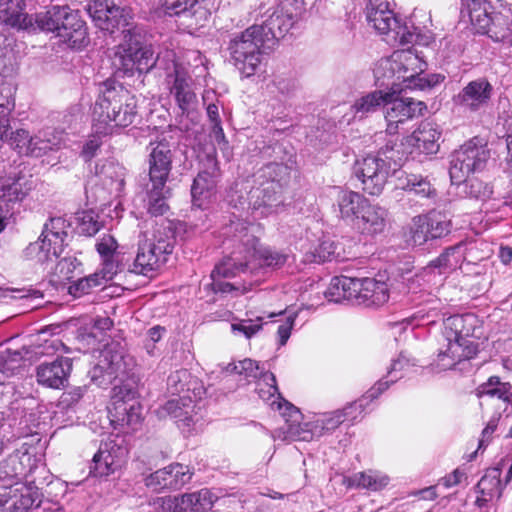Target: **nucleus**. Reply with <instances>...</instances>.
Listing matches in <instances>:
<instances>
[{"mask_svg":"<svg viewBox=\"0 0 512 512\" xmlns=\"http://www.w3.org/2000/svg\"><path fill=\"white\" fill-rule=\"evenodd\" d=\"M384 69L398 71V80H402L406 88H412L417 76L426 69V63L411 49L397 50L389 58L383 60Z\"/></svg>","mask_w":512,"mask_h":512,"instance_id":"nucleus-18","label":"nucleus"},{"mask_svg":"<svg viewBox=\"0 0 512 512\" xmlns=\"http://www.w3.org/2000/svg\"><path fill=\"white\" fill-rule=\"evenodd\" d=\"M397 26L392 29L390 34L395 41H398L401 45L413 44L418 39L417 29L407 24H401L397 21Z\"/></svg>","mask_w":512,"mask_h":512,"instance_id":"nucleus-60","label":"nucleus"},{"mask_svg":"<svg viewBox=\"0 0 512 512\" xmlns=\"http://www.w3.org/2000/svg\"><path fill=\"white\" fill-rule=\"evenodd\" d=\"M68 229L69 224L65 219L61 217L51 218L44 225L38 241L27 246L25 255L41 264L56 261L65 246Z\"/></svg>","mask_w":512,"mask_h":512,"instance_id":"nucleus-9","label":"nucleus"},{"mask_svg":"<svg viewBox=\"0 0 512 512\" xmlns=\"http://www.w3.org/2000/svg\"><path fill=\"white\" fill-rule=\"evenodd\" d=\"M481 324L472 313L452 315L443 320L442 341L438 349V362L443 369L454 367L457 363L472 359L479 352Z\"/></svg>","mask_w":512,"mask_h":512,"instance_id":"nucleus-1","label":"nucleus"},{"mask_svg":"<svg viewBox=\"0 0 512 512\" xmlns=\"http://www.w3.org/2000/svg\"><path fill=\"white\" fill-rule=\"evenodd\" d=\"M23 180V177H1L0 199L8 204L21 202L28 192Z\"/></svg>","mask_w":512,"mask_h":512,"instance_id":"nucleus-39","label":"nucleus"},{"mask_svg":"<svg viewBox=\"0 0 512 512\" xmlns=\"http://www.w3.org/2000/svg\"><path fill=\"white\" fill-rule=\"evenodd\" d=\"M399 187L421 197H429L432 193L430 183L423 177L414 174L407 175L404 181L400 180Z\"/></svg>","mask_w":512,"mask_h":512,"instance_id":"nucleus-56","label":"nucleus"},{"mask_svg":"<svg viewBox=\"0 0 512 512\" xmlns=\"http://www.w3.org/2000/svg\"><path fill=\"white\" fill-rule=\"evenodd\" d=\"M258 243L256 244V246ZM288 260V255L271 248H263L258 249L256 247L255 256L249 257V264L253 261H257L260 266L270 267V268H280L282 267Z\"/></svg>","mask_w":512,"mask_h":512,"instance_id":"nucleus-48","label":"nucleus"},{"mask_svg":"<svg viewBox=\"0 0 512 512\" xmlns=\"http://www.w3.org/2000/svg\"><path fill=\"white\" fill-rule=\"evenodd\" d=\"M429 223L426 221L425 215L417 216L413 219L411 227V241L414 245L421 246L431 239L428 229Z\"/></svg>","mask_w":512,"mask_h":512,"instance_id":"nucleus-59","label":"nucleus"},{"mask_svg":"<svg viewBox=\"0 0 512 512\" xmlns=\"http://www.w3.org/2000/svg\"><path fill=\"white\" fill-rule=\"evenodd\" d=\"M389 480V477L380 471L368 470L354 474L350 479V483L358 488L378 491L386 487Z\"/></svg>","mask_w":512,"mask_h":512,"instance_id":"nucleus-41","label":"nucleus"},{"mask_svg":"<svg viewBox=\"0 0 512 512\" xmlns=\"http://www.w3.org/2000/svg\"><path fill=\"white\" fill-rule=\"evenodd\" d=\"M118 243L112 235H103L96 243V249L102 258V269L106 277H114L119 270Z\"/></svg>","mask_w":512,"mask_h":512,"instance_id":"nucleus-35","label":"nucleus"},{"mask_svg":"<svg viewBox=\"0 0 512 512\" xmlns=\"http://www.w3.org/2000/svg\"><path fill=\"white\" fill-rule=\"evenodd\" d=\"M193 471L181 463H172L162 469L150 473L144 478L147 488L156 493L181 489L189 483Z\"/></svg>","mask_w":512,"mask_h":512,"instance_id":"nucleus-16","label":"nucleus"},{"mask_svg":"<svg viewBox=\"0 0 512 512\" xmlns=\"http://www.w3.org/2000/svg\"><path fill=\"white\" fill-rule=\"evenodd\" d=\"M401 92H386L384 115L387 122V133L393 135L398 132L399 126L409 119L421 116L426 104L410 97H399Z\"/></svg>","mask_w":512,"mask_h":512,"instance_id":"nucleus-14","label":"nucleus"},{"mask_svg":"<svg viewBox=\"0 0 512 512\" xmlns=\"http://www.w3.org/2000/svg\"><path fill=\"white\" fill-rule=\"evenodd\" d=\"M355 281L356 278L348 276H337L332 278L327 291L326 298L329 301L340 303L347 300L354 304L355 299Z\"/></svg>","mask_w":512,"mask_h":512,"instance_id":"nucleus-37","label":"nucleus"},{"mask_svg":"<svg viewBox=\"0 0 512 512\" xmlns=\"http://www.w3.org/2000/svg\"><path fill=\"white\" fill-rule=\"evenodd\" d=\"M135 366L132 356L118 344L107 345L101 352L97 364L89 372L91 381L106 388L114 380H123Z\"/></svg>","mask_w":512,"mask_h":512,"instance_id":"nucleus-8","label":"nucleus"},{"mask_svg":"<svg viewBox=\"0 0 512 512\" xmlns=\"http://www.w3.org/2000/svg\"><path fill=\"white\" fill-rule=\"evenodd\" d=\"M388 212L385 208L368 203L367 207L356 221L354 228L361 234L374 236L385 231Z\"/></svg>","mask_w":512,"mask_h":512,"instance_id":"nucleus-32","label":"nucleus"},{"mask_svg":"<svg viewBox=\"0 0 512 512\" xmlns=\"http://www.w3.org/2000/svg\"><path fill=\"white\" fill-rule=\"evenodd\" d=\"M441 135L442 132L438 124L423 121L418 128L406 138V142L413 146L418 153L432 155L439 151Z\"/></svg>","mask_w":512,"mask_h":512,"instance_id":"nucleus-24","label":"nucleus"},{"mask_svg":"<svg viewBox=\"0 0 512 512\" xmlns=\"http://www.w3.org/2000/svg\"><path fill=\"white\" fill-rule=\"evenodd\" d=\"M39 477H32L26 482L5 485L0 490V512H28L41 503L38 488Z\"/></svg>","mask_w":512,"mask_h":512,"instance_id":"nucleus-11","label":"nucleus"},{"mask_svg":"<svg viewBox=\"0 0 512 512\" xmlns=\"http://www.w3.org/2000/svg\"><path fill=\"white\" fill-rule=\"evenodd\" d=\"M63 13V6L53 5L46 11L36 14L35 22L42 31L52 32L57 35L60 20L65 17Z\"/></svg>","mask_w":512,"mask_h":512,"instance_id":"nucleus-43","label":"nucleus"},{"mask_svg":"<svg viewBox=\"0 0 512 512\" xmlns=\"http://www.w3.org/2000/svg\"><path fill=\"white\" fill-rule=\"evenodd\" d=\"M225 370L229 374L243 376L248 381L251 379H260L265 373L260 369L257 362L249 358L238 361L237 363H230L226 366Z\"/></svg>","mask_w":512,"mask_h":512,"instance_id":"nucleus-51","label":"nucleus"},{"mask_svg":"<svg viewBox=\"0 0 512 512\" xmlns=\"http://www.w3.org/2000/svg\"><path fill=\"white\" fill-rule=\"evenodd\" d=\"M64 16L60 20L57 37L70 48L80 49L84 47L87 40V28L82 20L79 11L63 6Z\"/></svg>","mask_w":512,"mask_h":512,"instance_id":"nucleus-21","label":"nucleus"},{"mask_svg":"<svg viewBox=\"0 0 512 512\" xmlns=\"http://www.w3.org/2000/svg\"><path fill=\"white\" fill-rule=\"evenodd\" d=\"M429 223L428 229L431 239H437L446 236L451 230V221L441 212L432 211L425 215Z\"/></svg>","mask_w":512,"mask_h":512,"instance_id":"nucleus-53","label":"nucleus"},{"mask_svg":"<svg viewBox=\"0 0 512 512\" xmlns=\"http://www.w3.org/2000/svg\"><path fill=\"white\" fill-rule=\"evenodd\" d=\"M386 101V92L373 91L368 93L355 101L352 106V110L360 117L367 115L368 113L375 112L379 107L383 106Z\"/></svg>","mask_w":512,"mask_h":512,"instance_id":"nucleus-44","label":"nucleus"},{"mask_svg":"<svg viewBox=\"0 0 512 512\" xmlns=\"http://www.w3.org/2000/svg\"><path fill=\"white\" fill-rule=\"evenodd\" d=\"M490 158L486 145L472 139L456 150L451 158L449 174L453 184L467 181L468 177L482 171Z\"/></svg>","mask_w":512,"mask_h":512,"instance_id":"nucleus-10","label":"nucleus"},{"mask_svg":"<svg viewBox=\"0 0 512 512\" xmlns=\"http://www.w3.org/2000/svg\"><path fill=\"white\" fill-rule=\"evenodd\" d=\"M408 365V359H406L403 355H400L398 359L393 361L391 367L388 370V376L391 377V380H379L372 388L369 389L367 392V397L370 399H375L381 395L386 389H388L390 383H394L402 377L401 374L398 375V372L404 370V368Z\"/></svg>","mask_w":512,"mask_h":512,"instance_id":"nucleus-45","label":"nucleus"},{"mask_svg":"<svg viewBox=\"0 0 512 512\" xmlns=\"http://www.w3.org/2000/svg\"><path fill=\"white\" fill-rule=\"evenodd\" d=\"M78 230L86 236L95 235L101 228L98 216L93 211H83L77 216Z\"/></svg>","mask_w":512,"mask_h":512,"instance_id":"nucleus-58","label":"nucleus"},{"mask_svg":"<svg viewBox=\"0 0 512 512\" xmlns=\"http://www.w3.org/2000/svg\"><path fill=\"white\" fill-rule=\"evenodd\" d=\"M32 136L29 135V132L24 129H18L14 132H11L9 138L8 136L5 138L11 147L17 149L20 153L30 154V140Z\"/></svg>","mask_w":512,"mask_h":512,"instance_id":"nucleus-63","label":"nucleus"},{"mask_svg":"<svg viewBox=\"0 0 512 512\" xmlns=\"http://www.w3.org/2000/svg\"><path fill=\"white\" fill-rule=\"evenodd\" d=\"M189 493L180 497H165L160 499L158 512H194Z\"/></svg>","mask_w":512,"mask_h":512,"instance_id":"nucleus-54","label":"nucleus"},{"mask_svg":"<svg viewBox=\"0 0 512 512\" xmlns=\"http://www.w3.org/2000/svg\"><path fill=\"white\" fill-rule=\"evenodd\" d=\"M493 87L486 78L470 81L454 96V102L466 111L477 112L488 106Z\"/></svg>","mask_w":512,"mask_h":512,"instance_id":"nucleus-20","label":"nucleus"},{"mask_svg":"<svg viewBox=\"0 0 512 512\" xmlns=\"http://www.w3.org/2000/svg\"><path fill=\"white\" fill-rule=\"evenodd\" d=\"M87 11L95 24L104 31L129 26L130 9L120 7L112 0H92Z\"/></svg>","mask_w":512,"mask_h":512,"instance_id":"nucleus-17","label":"nucleus"},{"mask_svg":"<svg viewBox=\"0 0 512 512\" xmlns=\"http://www.w3.org/2000/svg\"><path fill=\"white\" fill-rule=\"evenodd\" d=\"M92 126L96 134H112L115 128L131 125L137 117V101L128 90L106 89L93 108Z\"/></svg>","mask_w":512,"mask_h":512,"instance_id":"nucleus-2","label":"nucleus"},{"mask_svg":"<svg viewBox=\"0 0 512 512\" xmlns=\"http://www.w3.org/2000/svg\"><path fill=\"white\" fill-rule=\"evenodd\" d=\"M22 359L18 351L11 352L7 350L0 354V372L4 374H13L14 370L19 367V362Z\"/></svg>","mask_w":512,"mask_h":512,"instance_id":"nucleus-64","label":"nucleus"},{"mask_svg":"<svg viewBox=\"0 0 512 512\" xmlns=\"http://www.w3.org/2000/svg\"><path fill=\"white\" fill-rule=\"evenodd\" d=\"M294 23V21L285 16V13L279 11V7L277 5L273 8L272 13L265 20L264 24L258 26L262 28L261 34L268 42V46L273 48L275 43L285 36Z\"/></svg>","mask_w":512,"mask_h":512,"instance_id":"nucleus-33","label":"nucleus"},{"mask_svg":"<svg viewBox=\"0 0 512 512\" xmlns=\"http://www.w3.org/2000/svg\"><path fill=\"white\" fill-rule=\"evenodd\" d=\"M192 500L194 512H206L210 510L220 496L210 489L203 488L199 491L189 493Z\"/></svg>","mask_w":512,"mask_h":512,"instance_id":"nucleus-57","label":"nucleus"},{"mask_svg":"<svg viewBox=\"0 0 512 512\" xmlns=\"http://www.w3.org/2000/svg\"><path fill=\"white\" fill-rule=\"evenodd\" d=\"M116 393L113 397L112 407L109 409L111 422L119 426H128L133 429L141 422L140 407L137 402H129L125 397Z\"/></svg>","mask_w":512,"mask_h":512,"instance_id":"nucleus-30","label":"nucleus"},{"mask_svg":"<svg viewBox=\"0 0 512 512\" xmlns=\"http://www.w3.org/2000/svg\"><path fill=\"white\" fill-rule=\"evenodd\" d=\"M166 185L158 187L156 183H151V188L148 192V212L153 216H162L168 210L166 204Z\"/></svg>","mask_w":512,"mask_h":512,"instance_id":"nucleus-50","label":"nucleus"},{"mask_svg":"<svg viewBox=\"0 0 512 512\" xmlns=\"http://www.w3.org/2000/svg\"><path fill=\"white\" fill-rule=\"evenodd\" d=\"M259 397L268 400L278 392L276 377L271 372H265L257 384Z\"/></svg>","mask_w":512,"mask_h":512,"instance_id":"nucleus-62","label":"nucleus"},{"mask_svg":"<svg viewBox=\"0 0 512 512\" xmlns=\"http://www.w3.org/2000/svg\"><path fill=\"white\" fill-rule=\"evenodd\" d=\"M390 163L382 157L367 156L355 164V175L361 180L363 190L378 196L382 193L391 172Z\"/></svg>","mask_w":512,"mask_h":512,"instance_id":"nucleus-15","label":"nucleus"},{"mask_svg":"<svg viewBox=\"0 0 512 512\" xmlns=\"http://www.w3.org/2000/svg\"><path fill=\"white\" fill-rule=\"evenodd\" d=\"M113 277H106V271L101 269L93 274L83 277L69 287L70 294L75 297L88 294L91 289L103 285Z\"/></svg>","mask_w":512,"mask_h":512,"instance_id":"nucleus-46","label":"nucleus"},{"mask_svg":"<svg viewBox=\"0 0 512 512\" xmlns=\"http://www.w3.org/2000/svg\"><path fill=\"white\" fill-rule=\"evenodd\" d=\"M212 171H200L191 187L192 203L198 208H204L206 203L214 196L218 182L216 163L210 161Z\"/></svg>","mask_w":512,"mask_h":512,"instance_id":"nucleus-29","label":"nucleus"},{"mask_svg":"<svg viewBox=\"0 0 512 512\" xmlns=\"http://www.w3.org/2000/svg\"><path fill=\"white\" fill-rule=\"evenodd\" d=\"M261 33L262 28L253 25L230 41L228 49L231 59L245 77L254 75L261 63L262 54L271 49Z\"/></svg>","mask_w":512,"mask_h":512,"instance_id":"nucleus-5","label":"nucleus"},{"mask_svg":"<svg viewBox=\"0 0 512 512\" xmlns=\"http://www.w3.org/2000/svg\"><path fill=\"white\" fill-rule=\"evenodd\" d=\"M235 230L236 248L230 256L217 265L211 273V278H230L236 276L240 271H245L249 264V257L255 256L257 237L251 232L252 227L237 221L232 223Z\"/></svg>","mask_w":512,"mask_h":512,"instance_id":"nucleus-7","label":"nucleus"},{"mask_svg":"<svg viewBox=\"0 0 512 512\" xmlns=\"http://www.w3.org/2000/svg\"><path fill=\"white\" fill-rule=\"evenodd\" d=\"M383 60L381 59L376 68L374 69V76L378 86L387 87L390 89L389 92H402L403 91V82L402 80H398V71H391L388 69L382 68Z\"/></svg>","mask_w":512,"mask_h":512,"instance_id":"nucleus-52","label":"nucleus"},{"mask_svg":"<svg viewBox=\"0 0 512 512\" xmlns=\"http://www.w3.org/2000/svg\"><path fill=\"white\" fill-rule=\"evenodd\" d=\"M476 243L464 244L460 242L447 248L437 259L431 261V268H438L440 273L460 267L463 261L472 262L481 258L474 257Z\"/></svg>","mask_w":512,"mask_h":512,"instance_id":"nucleus-26","label":"nucleus"},{"mask_svg":"<svg viewBox=\"0 0 512 512\" xmlns=\"http://www.w3.org/2000/svg\"><path fill=\"white\" fill-rule=\"evenodd\" d=\"M500 477V467H491L486 470L475 487L476 492L479 494L475 500L477 507H485L493 499L501 497L503 485Z\"/></svg>","mask_w":512,"mask_h":512,"instance_id":"nucleus-31","label":"nucleus"},{"mask_svg":"<svg viewBox=\"0 0 512 512\" xmlns=\"http://www.w3.org/2000/svg\"><path fill=\"white\" fill-rule=\"evenodd\" d=\"M71 370L72 360L68 357L41 363L36 368L37 382L48 388L60 389L68 381Z\"/></svg>","mask_w":512,"mask_h":512,"instance_id":"nucleus-22","label":"nucleus"},{"mask_svg":"<svg viewBox=\"0 0 512 512\" xmlns=\"http://www.w3.org/2000/svg\"><path fill=\"white\" fill-rule=\"evenodd\" d=\"M211 16L209 0H191L179 17L190 29H197L205 25Z\"/></svg>","mask_w":512,"mask_h":512,"instance_id":"nucleus-38","label":"nucleus"},{"mask_svg":"<svg viewBox=\"0 0 512 512\" xmlns=\"http://www.w3.org/2000/svg\"><path fill=\"white\" fill-rule=\"evenodd\" d=\"M124 43L117 46L112 63L118 70L125 74L133 75L135 72L140 74L149 72L154 66L160 68L159 59L165 54V50L160 51L156 57L149 46H143L139 40L131 34L130 29L123 30Z\"/></svg>","mask_w":512,"mask_h":512,"instance_id":"nucleus-6","label":"nucleus"},{"mask_svg":"<svg viewBox=\"0 0 512 512\" xmlns=\"http://www.w3.org/2000/svg\"><path fill=\"white\" fill-rule=\"evenodd\" d=\"M43 473L45 467L35 456L16 451L0 462V490H3L5 485L26 482Z\"/></svg>","mask_w":512,"mask_h":512,"instance_id":"nucleus-12","label":"nucleus"},{"mask_svg":"<svg viewBox=\"0 0 512 512\" xmlns=\"http://www.w3.org/2000/svg\"><path fill=\"white\" fill-rule=\"evenodd\" d=\"M466 6L470 21L475 26L477 31L482 34H490L493 32L492 26L494 25V19H500V17H492L488 14L486 9V3L484 0H462Z\"/></svg>","mask_w":512,"mask_h":512,"instance_id":"nucleus-36","label":"nucleus"},{"mask_svg":"<svg viewBox=\"0 0 512 512\" xmlns=\"http://www.w3.org/2000/svg\"><path fill=\"white\" fill-rule=\"evenodd\" d=\"M173 153L170 142L165 138L150 142L149 178L158 187L166 185L172 169Z\"/></svg>","mask_w":512,"mask_h":512,"instance_id":"nucleus-19","label":"nucleus"},{"mask_svg":"<svg viewBox=\"0 0 512 512\" xmlns=\"http://www.w3.org/2000/svg\"><path fill=\"white\" fill-rule=\"evenodd\" d=\"M368 203L369 200L358 192L341 191L337 197L335 211L338 212V217L341 220L354 227Z\"/></svg>","mask_w":512,"mask_h":512,"instance_id":"nucleus-28","label":"nucleus"},{"mask_svg":"<svg viewBox=\"0 0 512 512\" xmlns=\"http://www.w3.org/2000/svg\"><path fill=\"white\" fill-rule=\"evenodd\" d=\"M123 442V438L119 436L102 441L93 456L90 474L95 477H107L121 469L128 455V449Z\"/></svg>","mask_w":512,"mask_h":512,"instance_id":"nucleus-13","label":"nucleus"},{"mask_svg":"<svg viewBox=\"0 0 512 512\" xmlns=\"http://www.w3.org/2000/svg\"><path fill=\"white\" fill-rule=\"evenodd\" d=\"M362 411L361 403H349L343 409L323 413L315 420L314 429L319 430V434L331 432L346 421L351 423L356 421Z\"/></svg>","mask_w":512,"mask_h":512,"instance_id":"nucleus-27","label":"nucleus"},{"mask_svg":"<svg viewBox=\"0 0 512 512\" xmlns=\"http://www.w3.org/2000/svg\"><path fill=\"white\" fill-rule=\"evenodd\" d=\"M478 397H496L507 403H512V385L509 382H501L497 376H491L487 382L482 383L476 390Z\"/></svg>","mask_w":512,"mask_h":512,"instance_id":"nucleus-40","label":"nucleus"},{"mask_svg":"<svg viewBox=\"0 0 512 512\" xmlns=\"http://www.w3.org/2000/svg\"><path fill=\"white\" fill-rule=\"evenodd\" d=\"M354 304L366 307L381 306L389 299V287L374 278H356Z\"/></svg>","mask_w":512,"mask_h":512,"instance_id":"nucleus-23","label":"nucleus"},{"mask_svg":"<svg viewBox=\"0 0 512 512\" xmlns=\"http://www.w3.org/2000/svg\"><path fill=\"white\" fill-rule=\"evenodd\" d=\"M174 242V233L169 227L159 226L151 231L142 232L130 271L144 276L158 271L172 254Z\"/></svg>","mask_w":512,"mask_h":512,"instance_id":"nucleus-3","label":"nucleus"},{"mask_svg":"<svg viewBox=\"0 0 512 512\" xmlns=\"http://www.w3.org/2000/svg\"><path fill=\"white\" fill-rule=\"evenodd\" d=\"M23 0H0V21L12 27L26 29L32 25V18L24 13Z\"/></svg>","mask_w":512,"mask_h":512,"instance_id":"nucleus-34","label":"nucleus"},{"mask_svg":"<svg viewBox=\"0 0 512 512\" xmlns=\"http://www.w3.org/2000/svg\"><path fill=\"white\" fill-rule=\"evenodd\" d=\"M103 175L105 185L111 193L119 195L123 192L126 175V170L123 166L111 162L103 167Z\"/></svg>","mask_w":512,"mask_h":512,"instance_id":"nucleus-47","label":"nucleus"},{"mask_svg":"<svg viewBox=\"0 0 512 512\" xmlns=\"http://www.w3.org/2000/svg\"><path fill=\"white\" fill-rule=\"evenodd\" d=\"M198 386L197 379L193 378L188 370L180 369L172 372L167 379L168 390L178 396L189 395L190 391H195Z\"/></svg>","mask_w":512,"mask_h":512,"instance_id":"nucleus-42","label":"nucleus"},{"mask_svg":"<svg viewBox=\"0 0 512 512\" xmlns=\"http://www.w3.org/2000/svg\"><path fill=\"white\" fill-rule=\"evenodd\" d=\"M314 0H282L279 4V11L285 13L288 19L297 22L307 11L308 6L313 4Z\"/></svg>","mask_w":512,"mask_h":512,"instance_id":"nucleus-55","label":"nucleus"},{"mask_svg":"<svg viewBox=\"0 0 512 512\" xmlns=\"http://www.w3.org/2000/svg\"><path fill=\"white\" fill-rule=\"evenodd\" d=\"M261 321V317L256 320L243 319L237 323H232L231 330L234 334H243L247 339H250L262 328Z\"/></svg>","mask_w":512,"mask_h":512,"instance_id":"nucleus-61","label":"nucleus"},{"mask_svg":"<svg viewBox=\"0 0 512 512\" xmlns=\"http://www.w3.org/2000/svg\"><path fill=\"white\" fill-rule=\"evenodd\" d=\"M368 23L380 34L389 35L397 26L398 18L388 0H368L365 8Z\"/></svg>","mask_w":512,"mask_h":512,"instance_id":"nucleus-25","label":"nucleus"},{"mask_svg":"<svg viewBox=\"0 0 512 512\" xmlns=\"http://www.w3.org/2000/svg\"><path fill=\"white\" fill-rule=\"evenodd\" d=\"M190 395H182L168 400L160 410V415H169L172 418L186 420L189 417Z\"/></svg>","mask_w":512,"mask_h":512,"instance_id":"nucleus-49","label":"nucleus"},{"mask_svg":"<svg viewBox=\"0 0 512 512\" xmlns=\"http://www.w3.org/2000/svg\"><path fill=\"white\" fill-rule=\"evenodd\" d=\"M159 63L166 73L165 83L178 108L182 114H189L197 103V96L187 67L177 58L175 51L169 49H165Z\"/></svg>","mask_w":512,"mask_h":512,"instance_id":"nucleus-4","label":"nucleus"}]
</instances>
